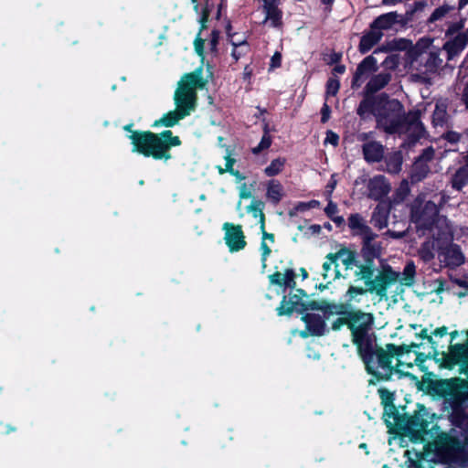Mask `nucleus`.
I'll return each mask as SVG.
<instances>
[{"mask_svg":"<svg viewBox=\"0 0 468 468\" xmlns=\"http://www.w3.org/2000/svg\"><path fill=\"white\" fill-rule=\"evenodd\" d=\"M202 72L201 69H197L192 73L186 74L181 79L175 93L176 110L169 112L161 119L156 120L153 127H171L195 110L197 101L196 90L204 88L206 84L202 78Z\"/></svg>","mask_w":468,"mask_h":468,"instance_id":"1","label":"nucleus"},{"mask_svg":"<svg viewBox=\"0 0 468 468\" xmlns=\"http://www.w3.org/2000/svg\"><path fill=\"white\" fill-rule=\"evenodd\" d=\"M419 356L410 350L403 351L394 345H387L386 348H378L367 360L366 367L368 373L378 378H388L393 371L409 376L405 368L412 367V361L417 362Z\"/></svg>","mask_w":468,"mask_h":468,"instance_id":"2","label":"nucleus"},{"mask_svg":"<svg viewBox=\"0 0 468 468\" xmlns=\"http://www.w3.org/2000/svg\"><path fill=\"white\" fill-rule=\"evenodd\" d=\"M131 133L128 138L133 144V152L144 156H152L154 159L168 160L171 158L169 150L172 146H178L181 141L177 136H173L171 131L166 130L159 134L151 132L131 131L130 126L124 127Z\"/></svg>","mask_w":468,"mask_h":468,"instance_id":"3","label":"nucleus"},{"mask_svg":"<svg viewBox=\"0 0 468 468\" xmlns=\"http://www.w3.org/2000/svg\"><path fill=\"white\" fill-rule=\"evenodd\" d=\"M412 220L419 229H428L432 239H443L448 241L452 239V228L444 217L438 216V209L434 202H426L422 208L414 205L411 214Z\"/></svg>","mask_w":468,"mask_h":468,"instance_id":"4","label":"nucleus"},{"mask_svg":"<svg viewBox=\"0 0 468 468\" xmlns=\"http://www.w3.org/2000/svg\"><path fill=\"white\" fill-rule=\"evenodd\" d=\"M427 457L435 463L466 465L468 463V452L453 438L442 433L437 439L429 443Z\"/></svg>","mask_w":468,"mask_h":468,"instance_id":"5","label":"nucleus"},{"mask_svg":"<svg viewBox=\"0 0 468 468\" xmlns=\"http://www.w3.org/2000/svg\"><path fill=\"white\" fill-rule=\"evenodd\" d=\"M372 324L371 314L356 312L349 315L348 324L352 332L353 343L356 346L365 364L378 349L375 347L373 336L369 334Z\"/></svg>","mask_w":468,"mask_h":468,"instance_id":"6","label":"nucleus"},{"mask_svg":"<svg viewBox=\"0 0 468 468\" xmlns=\"http://www.w3.org/2000/svg\"><path fill=\"white\" fill-rule=\"evenodd\" d=\"M432 43V38L422 37L412 49L414 56H421L423 53H427L424 64L419 66L412 64V67L416 69V73L412 74V77L420 82H430L442 63L440 57L441 49L433 47Z\"/></svg>","mask_w":468,"mask_h":468,"instance_id":"7","label":"nucleus"},{"mask_svg":"<svg viewBox=\"0 0 468 468\" xmlns=\"http://www.w3.org/2000/svg\"><path fill=\"white\" fill-rule=\"evenodd\" d=\"M355 274L358 280L365 282L370 292H375L380 297H387L388 289L399 280V274L386 264L382 265L381 271L373 279L374 267L371 261L357 266Z\"/></svg>","mask_w":468,"mask_h":468,"instance_id":"8","label":"nucleus"},{"mask_svg":"<svg viewBox=\"0 0 468 468\" xmlns=\"http://www.w3.org/2000/svg\"><path fill=\"white\" fill-rule=\"evenodd\" d=\"M452 239L448 241L443 239H438V237L432 240L423 244L420 250V257L428 261L434 257V252H438L441 261L448 266H460L464 262V255L457 245L451 244Z\"/></svg>","mask_w":468,"mask_h":468,"instance_id":"9","label":"nucleus"},{"mask_svg":"<svg viewBox=\"0 0 468 468\" xmlns=\"http://www.w3.org/2000/svg\"><path fill=\"white\" fill-rule=\"evenodd\" d=\"M442 392L446 401L454 409L468 404V381L452 379L442 385Z\"/></svg>","mask_w":468,"mask_h":468,"instance_id":"10","label":"nucleus"},{"mask_svg":"<svg viewBox=\"0 0 468 468\" xmlns=\"http://www.w3.org/2000/svg\"><path fill=\"white\" fill-rule=\"evenodd\" d=\"M320 307L318 303L314 301H312L308 303H305L302 301V298L293 294L290 297H283V300L281 303V305L277 308V313L279 315L291 314L292 312H298L303 314L307 311H314L318 310Z\"/></svg>","mask_w":468,"mask_h":468,"instance_id":"11","label":"nucleus"},{"mask_svg":"<svg viewBox=\"0 0 468 468\" xmlns=\"http://www.w3.org/2000/svg\"><path fill=\"white\" fill-rule=\"evenodd\" d=\"M222 229L225 232V243L230 252L239 251L246 247L247 242L240 225L226 222L223 224Z\"/></svg>","mask_w":468,"mask_h":468,"instance_id":"12","label":"nucleus"},{"mask_svg":"<svg viewBox=\"0 0 468 468\" xmlns=\"http://www.w3.org/2000/svg\"><path fill=\"white\" fill-rule=\"evenodd\" d=\"M468 45V28L462 33H458L456 36L447 40L442 48L447 53L448 60L454 58L459 56Z\"/></svg>","mask_w":468,"mask_h":468,"instance_id":"13","label":"nucleus"},{"mask_svg":"<svg viewBox=\"0 0 468 468\" xmlns=\"http://www.w3.org/2000/svg\"><path fill=\"white\" fill-rule=\"evenodd\" d=\"M302 320L306 324V331L301 332L303 337L309 335H322L325 331V324L319 314L309 313L308 311L303 315Z\"/></svg>","mask_w":468,"mask_h":468,"instance_id":"14","label":"nucleus"},{"mask_svg":"<svg viewBox=\"0 0 468 468\" xmlns=\"http://www.w3.org/2000/svg\"><path fill=\"white\" fill-rule=\"evenodd\" d=\"M448 362L451 366H460L462 369L468 368V343L452 346L448 352Z\"/></svg>","mask_w":468,"mask_h":468,"instance_id":"15","label":"nucleus"},{"mask_svg":"<svg viewBox=\"0 0 468 468\" xmlns=\"http://www.w3.org/2000/svg\"><path fill=\"white\" fill-rule=\"evenodd\" d=\"M369 197L378 200L388 195L390 186L383 176H376L371 178L367 185Z\"/></svg>","mask_w":468,"mask_h":468,"instance_id":"16","label":"nucleus"},{"mask_svg":"<svg viewBox=\"0 0 468 468\" xmlns=\"http://www.w3.org/2000/svg\"><path fill=\"white\" fill-rule=\"evenodd\" d=\"M428 421L424 419L420 412L410 416L407 421V430L412 433L416 440L423 439V435L426 433Z\"/></svg>","mask_w":468,"mask_h":468,"instance_id":"17","label":"nucleus"},{"mask_svg":"<svg viewBox=\"0 0 468 468\" xmlns=\"http://www.w3.org/2000/svg\"><path fill=\"white\" fill-rule=\"evenodd\" d=\"M266 199L271 204L277 205L285 196L284 187L282 183L276 179H271L265 184Z\"/></svg>","mask_w":468,"mask_h":468,"instance_id":"18","label":"nucleus"},{"mask_svg":"<svg viewBox=\"0 0 468 468\" xmlns=\"http://www.w3.org/2000/svg\"><path fill=\"white\" fill-rule=\"evenodd\" d=\"M270 282L285 288H292L295 285V273L292 270L287 269L284 272L276 271L269 276Z\"/></svg>","mask_w":468,"mask_h":468,"instance_id":"19","label":"nucleus"},{"mask_svg":"<svg viewBox=\"0 0 468 468\" xmlns=\"http://www.w3.org/2000/svg\"><path fill=\"white\" fill-rule=\"evenodd\" d=\"M348 226L355 235L362 236L363 239L372 233L366 220L358 214H353L348 218Z\"/></svg>","mask_w":468,"mask_h":468,"instance_id":"20","label":"nucleus"},{"mask_svg":"<svg viewBox=\"0 0 468 468\" xmlns=\"http://www.w3.org/2000/svg\"><path fill=\"white\" fill-rule=\"evenodd\" d=\"M365 159L369 163L378 162L384 154L382 144L378 142H368L363 145Z\"/></svg>","mask_w":468,"mask_h":468,"instance_id":"21","label":"nucleus"},{"mask_svg":"<svg viewBox=\"0 0 468 468\" xmlns=\"http://www.w3.org/2000/svg\"><path fill=\"white\" fill-rule=\"evenodd\" d=\"M338 266V263L333 258V253L325 257V261L323 263V277L327 282H331L342 275Z\"/></svg>","mask_w":468,"mask_h":468,"instance_id":"22","label":"nucleus"},{"mask_svg":"<svg viewBox=\"0 0 468 468\" xmlns=\"http://www.w3.org/2000/svg\"><path fill=\"white\" fill-rule=\"evenodd\" d=\"M377 60L372 56L367 57L357 67L353 80V86H358L364 75L375 71Z\"/></svg>","mask_w":468,"mask_h":468,"instance_id":"23","label":"nucleus"},{"mask_svg":"<svg viewBox=\"0 0 468 468\" xmlns=\"http://www.w3.org/2000/svg\"><path fill=\"white\" fill-rule=\"evenodd\" d=\"M382 37V32L371 27V30L360 40L359 50L362 53L369 51Z\"/></svg>","mask_w":468,"mask_h":468,"instance_id":"24","label":"nucleus"},{"mask_svg":"<svg viewBox=\"0 0 468 468\" xmlns=\"http://www.w3.org/2000/svg\"><path fill=\"white\" fill-rule=\"evenodd\" d=\"M375 237L376 235L372 232L371 235L363 239V252L368 258H378L381 254V245L374 240Z\"/></svg>","mask_w":468,"mask_h":468,"instance_id":"25","label":"nucleus"},{"mask_svg":"<svg viewBox=\"0 0 468 468\" xmlns=\"http://www.w3.org/2000/svg\"><path fill=\"white\" fill-rule=\"evenodd\" d=\"M333 258L336 263L340 261L346 267V270L352 269L355 266L356 253L348 249H340L333 253Z\"/></svg>","mask_w":468,"mask_h":468,"instance_id":"26","label":"nucleus"},{"mask_svg":"<svg viewBox=\"0 0 468 468\" xmlns=\"http://www.w3.org/2000/svg\"><path fill=\"white\" fill-rule=\"evenodd\" d=\"M263 202L260 200H252L247 208L248 212L250 213L254 218L258 219L261 230L265 229V217L263 214Z\"/></svg>","mask_w":468,"mask_h":468,"instance_id":"27","label":"nucleus"},{"mask_svg":"<svg viewBox=\"0 0 468 468\" xmlns=\"http://www.w3.org/2000/svg\"><path fill=\"white\" fill-rule=\"evenodd\" d=\"M389 80L390 75L388 73H380L369 80L367 84V90L368 92L374 93L384 88Z\"/></svg>","mask_w":468,"mask_h":468,"instance_id":"28","label":"nucleus"},{"mask_svg":"<svg viewBox=\"0 0 468 468\" xmlns=\"http://www.w3.org/2000/svg\"><path fill=\"white\" fill-rule=\"evenodd\" d=\"M397 22V15L395 13H388L378 16L372 27L377 30L389 29L393 27V25Z\"/></svg>","mask_w":468,"mask_h":468,"instance_id":"29","label":"nucleus"},{"mask_svg":"<svg viewBox=\"0 0 468 468\" xmlns=\"http://www.w3.org/2000/svg\"><path fill=\"white\" fill-rule=\"evenodd\" d=\"M261 231L262 233V239L261 243V263L262 269H265L267 258L271 251L270 244H272L274 242V237L272 234L267 233L265 231V229H263V230Z\"/></svg>","mask_w":468,"mask_h":468,"instance_id":"30","label":"nucleus"},{"mask_svg":"<svg viewBox=\"0 0 468 468\" xmlns=\"http://www.w3.org/2000/svg\"><path fill=\"white\" fill-rule=\"evenodd\" d=\"M285 164H286V159L284 157H277V158L273 159L270 163V165H268L264 168L265 176L268 177H273L275 176L280 175L283 171V169L285 167Z\"/></svg>","mask_w":468,"mask_h":468,"instance_id":"31","label":"nucleus"},{"mask_svg":"<svg viewBox=\"0 0 468 468\" xmlns=\"http://www.w3.org/2000/svg\"><path fill=\"white\" fill-rule=\"evenodd\" d=\"M371 220L376 228L382 229L388 226V213L386 208L378 206L373 212Z\"/></svg>","mask_w":468,"mask_h":468,"instance_id":"32","label":"nucleus"},{"mask_svg":"<svg viewBox=\"0 0 468 468\" xmlns=\"http://www.w3.org/2000/svg\"><path fill=\"white\" fill-rule=\"evenodd\" d=\"M468 183V158L466 159V166L460 168L453 179H452V186L457 190H461L463 186Z\"/></svg>","mask_w":468,"mask_h":468,"instance_id":"33","label":"nucleus"},{"mask_svg":"<svg viewBox=\"0 0 468 468\" xmlns=\"http://www.w3.org/2000/svg\"><path fill=\"white\" fill-rule=\"evenodd\" d=\"M447 119L446 104L438 102L432 115V122L434 126H442Z\"/></svg>","mask_w":468,"mask_h":468,"instance_id":"34","label":"nucleus"},{"mask_svg":"<svg viewBox=\"0 0 468 468\" xmlns=\"http://www.w3.org/2000/svg\"><path fill=\"white\" fill-rule=\"evenodd\" d=\"M395 272L397 273V271H395ZM414 273H415V266L412 262H409L405 266L402 274L398 272L399 280L397 281V282H399L400 283L406 284V285L411 284V282L413 281Z\"/></svg>","mask_w":468,"mask_h":468,"instance_id":"35","label":"nucleus"},{"mask_svg":"<svg viewBox=\"0 0 468 468\" xmlns=\"http://www.w3.org/2000/svg\"><path fill=\"white\" fill-rule=\"evenodd\" d=\"M230 42L233 46L232 57L237 61L240 57L245 55L249 50V46L246 40H242L240 42H236L233 38L230 39Z\"/></svg>","mask_w":468,"mask_h":468,"instance_id":"36","label":"nucleus"},{"mask_svg":"<svg viewBox=\"0 0 468 468\" xmlns=\"http://www.w3.org/2000/svg\"><path fill=\"white\" fill-rule=\"evenodd\" d=\"M367 290L361 287L350 286L345 295L346 302L351 303L353 302H358V296L366 294Z\"/></svg>","mask_w":468,"mask_h":468,"instance_id":"37","label":"nucleus"},{"mask_svg":"<svg viewBox=\"0 0 468 468\" xmlns=\"http://www.w3.org/2000/svg\"><path fill=\"white\" fill-rule=\"evenodd\" d=\"M387 166L389 173H399L401 169V157L399 154H395L388 159Z\"/></svg>","mask_w":468,"mask_h":468,"instance_id":"38","label":"nucleus"},{"mask_svg":"<svg viewBox=\"0 0 468 468\" xmlns=\"http://www.w3.org/2000/svg\"><path fill=\"white\" fill-rule=\"evenodd\" d=\"M271 144V138L270 134L265 132L258 146L252 149L254 154H258L260 152L268 149Z\"/></svg>","mask_w":468,"mask_h":468,"instance_id":"39","label":"nucleus"},{"mask_svg":"<svg viewBox=\"0 0 468 468\" xmlns=\"http://www.w3.org/2000/svg\"><path fill=\"white\" fill-rule=\"evenodd\" d=\"M452 8L448 5H442L438 8H436L433 13L431 14L430 17V21H437L446 16V15L452 10Z\"/></svg>","mask_w":468,"mask_h":468,"instance_id":"40","label":"nucleus"},{"mask_svg":"<svg viewBox=\"0 0 468 468\" xmlns=\"http://www.w3.org/2000/svg\"><path fill=\"white\" fill-rule=\"evenodd\" d=\"M339 90V81L336 79L331 78L326 85V96H335Z\"/></svg>","mask_w":468,"mask_h":468,"instance_id":"41","label":"nucleus"},{"mask_svg":"<svg viewBox=\"0 0 468 468\" xmlns=\"http://www.w3.org/2000/svg\"><path fill=\"white\" fill-rule=\"evenodd\" d=\"M429 169L426 165V163L423 162V165L415 169V165L413 166L412 179L419 181L422 179L428 173Z\"/></svg>","mask_w":468,"mask_h":468,"instance_id":"42","label":"nucleus"},{"mask_svg":"<svg viewBox=\"0 0 468 468\" xmlns=\"http://www.w3.org/2000/svg\"><path fill=\"white\" fill-rule=\"evenodd\" d=\"M464 27V22L463 20H460L458 22H454V23H452L449 25L447 30H446V36L447 37H452L453 36L454 34H458V33H461L460 30L463 29Z\"/></svg>","mask_w":468,"mask_h":468,"instance_id":"43","label":"nucleus"},{"mask_svg":"<svg viewBox=\"0 0 468 468\" xmlns=\"http://www.w3.org/2000/svg\"><path fill=\"white\" fill-rule=\"evenodd\" d=\"M218 42V32L213 31L211 34V38L207 44V51L215 54L217 52V46Z\"/></svg>","mask_w":468,"mask_h":468,"instance_id":"44","label":"nucleus"},{"mask_svg":"<svg viewBox=\"0 0 468 468\" xmlns=\"http://www.w3.org/2000/svg\"><path fill=\"white\" fill-rule=\"evenodd\" d=\"M433 156V150L431 148L426 149L422 155L415 162V169L423 165V162L431 160Z\"/></svg>","mask_w":468,"mask_h":468,"instance_id":"45","label":"nucleus"},{"mask_svg":"<svg viewBox=\"0 0 468 468\" xmlns=\"http://www.w3.org/2000/svg\"><path fill=\"white\" fill-rule=\"evenodd\" d=\"M204 44L205 41L199 37V36L195 40V50L197 55L201 58L202 62L204 61Z\"/></svg>","mask_w":468,"mask_h":468,"instance_id":"46","label":"nucleus"},{"mask_svg":"<svg viewBox=\"0 0 468 468\" xmlns=\"http://www.w3.org/2000/svg\"><path fill=\"white\" fill-rule=\"evenodd\" d=\"M338 140H339V137L336 133L331 132V131H328L326 133V137L324 139V144H330L332 145H337L338 144Z\"/></svg>","mask_w":468,"mask_h":468,"instance_id":"47","label":"nucleus"},{"mask_svg":"<svg viewBox=\"0 0 468 468\" xmlns=\"http://www.w3.org/2000/svg\"><path fill=\"white\" fill-rule=\"evenodd\" d=\"M324 212L328 217L333 218L337 212L336 204L329 200L326 207L324 208Z\"/></svg>","mask_w":468,"mask_h":468,"instance_id":"48","label":"nucleus"},{"mask_svg":"<svg viewBox=\"0 0 468 468\" xmlns=\"http://www.w3.org/2000/svg\"><path fill=\"white\" fill-rule=\"evenodd\" d=\"M239 197L240 198L247 199V198H250L251 197V191L248 188L246 184L241 185L239 186Z\"/></svg>","mask_w":468,"mask_h":468,"instance_id":"49","label":"nucleus"},{"mask_svg":"<svg viewBox=\"0 0 468 468\" xmlns=\"http://www.w3.org/2000/svg\"><path fill=\"white\" fill-rule=\"evenodd\" d=\"M282 63V55L279 52H275L271 59V68H279Z\"/></svg>","mask_w":468,"mask_h":468,"instance_id":"50","label":"nucleus"},{"mask_svg":"<svg viewBox=\"0 0 468 468\" xmlns=\"http://www.w3.org/2000/svg\"><path fill=\"white\" fill-rule=\"evenodd\" d=\"M335 186H336V180L335 178V175H333L331 176V180H330L329 184L326 186V194H327L328 197H330V196H331L332 192L334 191Z\"/></svg>","mask_w":468,"mask_h":468,"instance_id":"51","label":"nucleus"},{"mask_svg":"<svg viewBox=\"0 0 468 468\" xmlns=\"http://www.w3.org/2000/svg\"><path fill=\"white\" fill-rule=\"evenodd\" d=\"M208 15H209V12L207 8H205L202 12V16L200 17V24H201V29L205 28L206 27V23L207 21V18H208Z\"/></svg>","mask_w":468,"mask_h":468,"instance_id":"52","label":"nucleus"},{"mask_svg":"<svg viewBox=\"0 0 468 468\" xmlns=\"http://www.w3.org/2000/svg\"><path fill=\"white\" fill-rule=\"evenodd\" d=\"M330 108L327 104H324L322 109V122H325L329 119Z\"/></svg>","mask_w":468,"mask_h":468,"instance_id":"53","label":"nucleus"},{"mask_svg":"<svg viewBox=\"0 0 468 468\" xmlns=\"http://www.w3.org/2000/svg\"><path fill=\"white\" fill-rule=\"evenodd\" d=\"M234 163H235V160L229 156H227L226 157V165H225V168H226V171L227 172H230L233 170V165H234Z\"/></svg>","mask_w":468,"mask_h":468,"instance_id":"54","label":"nucleus"},{"mask_svg":"<svg viewBox=\"0 0 468 468\" xmlns=\"http://www.w3.org/2000/svg\"><path fill=\"white\" fill-rule=\"evenodd\" d=\"M447 334V327L442 326L434 330L433 335L438 336H444Z\"/></svg>","mask_w":468,"mask_h":468,"instance_id":"55","label":"nucleus"},{"mask_svg":"<svg viewBox=\"0 0 468 468\" xmlns=\"http://www.w3.org/2000/svg\"><path fill=\"white\" fill-rule=\"evenodd\" d=\"M304 206H306L308 208H315L320 207V202L317 200H311L308 203H305Z\"/></svg>","mask_w":468,"mask_h":468,"instance_id":"56","label":"nucleus"},{"mask_svg":"<svg viewBox=\"0 0 468 468\" xmlns=\"http://www.w3.org/2000/svg\"><path fill=\"white\" fill-rule=\"evenodd\" d=\"M387 234L394 239H400V238L404 237V232H395V231L388 230L387 232Z\"/></svg>","mask_w":468,"mask_h":468,"instance_id":"57","label":"nucleus"},{"mask_svg":"<svg viewBox=\"0 0 468 468\" xmlns=\"http://www.w3.org/2000/svg\"><path fill=\"white\" fill-rule=\"evenodd\" d=\"M346 70V67L344 65H337L334 68L335 74H343Z\"/></svg>","mask_w":468,"mask_h":468,"instance_id":"58","label":"nucleus"},{"mask_svg":"<svg viewBox=\"0 0 468 468\" xmlns=\"http://www.w3.org/2000/svg\"><path fill=\"white\" fill-rule=\"evenodd\" d=\"M463 100L464 103L466 104V107L468 108V83L465 85L463 93Z\"/></svg>","mask_w":468,"mask_h":468,"instance_id":"59","label":"nucleus"},{"mask_svg":"<svg viewBox=\"0 0 468 468\" xmlns=\"http://www.w3.org/2000/svg\"><path fill=\"white\" fill-rule=\"evenodd\" d=\"M447 138L452 142H456L459 140V135L457 133H450Z\"/></svg>","mask_w":468,"mask_h":468,"instance_id":"60","label":"nucleus"},{"mask_svg":"<svg viewBox=\"0 0 468 468\" xmlns=\"http://www.w3.org/2000/svg\"><path fill=\"white\" fill-rule=\"evenodd\" d=\"M231 175H233L235 177H237L239 180H243L244 176H242L239 171H235L234 169L229 172Z\"/></svg>","mask_w":468,"mask_h":468,"instance_id":"61","label":"nucleus"},{"mask_svg":"<svg viewBox=\"0 0 468 468\" xmlns=\"http://www.w3.org/2000/svg\"><path fill=\"white\" fill-rule=\"evenodd\" d=\"M389 104L394 109H400L401 107L400 103L398 101H392Z\"/></svg>","mask_w":468,"mask_h":468,"instance_id":"62","label":"nucleus"},{"mask_svg":"<svg viewBox=\"0 0 468 468\" xmlns=\"http://www.w3.org/2000/svg\"><path fill=\"white\" fill-rule=\"evenodd\" d=\"M314 233H318L321 229V227L319 225H313L310 228Z\"/></svg>","mask_w":468,"mask_h":468,"instance_id":"63","label":"nucleus"},{"mask_svg":"<svg viewBox=\"0 0 468 468\" xmlns=\"http://www.w3.org/2000/svg\"><path fill=\"white\" fill-rule=\"evenodd\" d=\"M335 223L341 224L344 221L342 217H333L331 218Z\"/></svg>","mask_w":468,"mask_h":468,"instance_id":"64","label":"nucleus"}]
</instances>
